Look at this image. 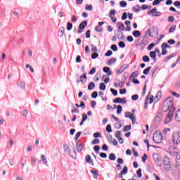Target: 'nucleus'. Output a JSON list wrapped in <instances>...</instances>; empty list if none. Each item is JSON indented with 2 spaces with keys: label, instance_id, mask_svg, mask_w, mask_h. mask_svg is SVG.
Listing matches in <instances>:
<instances>
[{
  "label": "nucleus",
  "instance_id": "nucleus-1",
  "mask_svg": "<svg viewBox=\"0 0 180 180\" xmlns=\"http://www.w3.org/2000/svg\"><path fill=\"white\" fill-rule=\"evenodd\" d=\"M162 108L165 112H174V100L172 98L168 97L162 103Z\"/></svg>",
  "mask_w": 180,
  "mask_h": 180
},
{
  "label": "nucleus",
  "instance_id": "nucleus-2",
  "mask_svg": "<svg viewBox=\"0 0 180 180\" xmlns=\"http://www.w3.org/2000/svg\"><path fill=\"white\" fill-rule=\"evenodd\" d=\"M172 143L174 146H179L180 144V131H176L172 135Z\"/></svg>",
  "mask_w": 180,
  "mask_h": 180
},
{
  "label": "nucleus",
  "instance_id": "nucleus-3",
  "mask_svg": "<svg viewBox=\"0 0 180 180\" xmlns=\"http://www.w3.org/2000/svg\"><path fill=\"white\" fill-rule=\"evenodd\" d=\"M153 139L155 143L160 144V143L162 141V134L158 132H155Z\"/></svg>",
  "mask_w": 180,
  "mask_h": 180
},
{
  "label": "nucleus",
  "instance_id": "nucleus-4",
  "mask_svg": "<svg viewBox=\"0 0 180 180\" xmlns=\"http://www.w3.org/2000/svg\"><path fill=\"white\" fill-rule=\"evenodd\" d=\"M148 33L150 37H157L158 36V28L153 27L148 30Z\"/></svg>",
  "mask_w": 180,
  "mask_h": 180
},
{
  "label": "nucleus",
  "instance_id": "nucleus-5",
  "mask_svg": "<svg viewBox=\"0 0 180 180\" xmlns=\"http://www.w3.org/2000/svg\"><path fill=\"white\" fill-rule=\"evenodd\" d=\"M173 117H174V112H169L165 117V124H168V123H169V122L172 120Z\"/></svg>",
  "mask_w": 180,
  "mask_h": 180
},
{
  "label": "nucleus",
  "instance_id": "nucleus-6",
  "mask_svg": "<svg viewBox=\"0 0 180 180\" xmlns=\"http://www.w3.org/2000/svg\"><path fill=\"white\" fill-rule=\"evenodd\" d=\"M114 103H122V105H124L126 103V98H121L120 97H118L113 100Z\"/></svg>",
  "mask_w": 180,
  "mask_h": 180
},
{
  "label": "nucleus",
  "instance_id": "nucleus-7",
  "mask_svg": "<svg viewBox=\"0 0 180 180\" xmlns=\"http://www.w3.org/2000/svg\"><path fill=\"white\" fill-rule=\"evenodd\" d=\"M124 116L127 119H130L132 122H136V119L134 118V116L131 112H126L124 113Z\"/></svg>",
  "mask_w": 180,
  "mask_h": 180
},
{
  "label": "nucleus",
  "instance_id": "nucleus-8",
  "mask_svg": "<svg viewBox=\"0 0 180 180\" xmlns=\"http://www.w3.org/2000/svg\"><path fill=\"white\" fill-rule=\"evenodd\" d=\"M79 81L80 82L85 84V82H86V74L84 73L80 76L79 80H77V84H79Z\"/></svg>",
  "mask_w": 180,
  "mask_h": 180
},
{
  "label": "nucleus",
  "instance_id": "nucleus-9",
  "mask_svg": "<svg viewBox=\"0 0 180 180\" xmlns=\"http://www.w3.org/2000/svg\"><path fill=\"white\" fill-rule=\"evenodd\" d=\"M65 32V28L64 27H60L59 28L58 36L59 37H63L64 36V33Z\"/></svg>",
  "mask_w": 180,
  "mask_h": 180
},
{
  "label": "nucleus",
  "instance_id": "nucleus-10",
  "mask_svg": "<svg viewBox=\"0 0 180 180\" xmlns=\"http://www.w3.org/2000/svg\"><path fill=\"white\" fill-rule=\"evenodd\" d=\"M139 73L140 72H139L138 70L133 72L130 75L129 79H134L135 78H137V77H139Z\"/></svg>",
  "mask_w": 180,
  "mask_h": 180
},
{
  "label": "nucleus",
  "instance_id": "nucleus-11",
  "mask_svg": "<svg viewBox=\"0 0 180 180\" xmlns=\"http://www.w3.org/2000/svg\"><path fill=\"white\" fill-rule=\"evenodd\" d=\"M150 13H152V16H160L161 15L160 12L157 11V8H153Z\"/></svg>",
  "mask_w": 180,
  "mask_h": 180
},
{
  "label": "nucleus",
  "instance_id": "nucleus-12",
  "mask_svg": "<svg viewBox=\"0 0 180 180\" xmlns=\"http://www.w3.org/2000/svg\"><path fill=\"white\" fill-rule=\"evenodd\" d=\"M84 149V143H77L76 150L79 153H81Z\"/></svg>",
  "mask_w": 180,
  "mask_h": 180
},
{
  "label": "nucleus",
  "instance_id": "nucleus-13",
  "mask_svg": "<svg viewBox=\"0 0 180 180\" xmlns=\"http://www.w3.org/2000/svg\"><path fill=\"white\" fill-rule=\"evenodd\" d=\"M85 160H86V162H87V164H91V165H94V161L91 158V155H86Z\"/></svg>",
  "mask_w": 180,
  "mask_h": 180
},
{
  "label": "nucleus",
  "instance_id": "nucleus-14",
  "mask_svg": "<svg viewBox=\"0 0 180 180\" xmlns=\"http://www.w3.org/2000/svg\"><path fill=\"white\" fill-rule=\"evenodd\" d=\"M103 71L107 74V75H112V71L109 67H104Z\"/></svg>",
  "mask_w": 180,
  "mask_h": 180
},
{
  "label": "nucleus",
  "instance_id": "nucleus-15",
  "mask_svg": "<svg viewBox=\"0 0 180 180\" xmlns=\"http://www.w3.org/2000/svg\"><path fill=\"white\" fill-rule=\"evenodd\" d=\"M117 26L119 30H122V31L124 30V24H123V22H118L117 23Z\"/></svg>",
  "mask_w": 180,
  "mask_h": 180
},
{
  "label": "nucleus",
  "instance_id": "nucleus-16",
  "mask_svg": "<svg viewBox=\"0 0 180 180\" xmlns=\"http://www.w3.org/2000/svg\"><path fill=\"white\" fill-rule=\"evenodd\" d=\"M88 25V22L86 21H83L82 22H81L79 25V29L82 30L84 29L86 26H87Z\"/></svg>",
  "mask_w": 180,
  "mask_h": 180
},
{
  "label": "nucleus",
  "instance_id": "nucleus-17",
  "mask_svg": "<svg viewBox=\"0 0 180 180\" xmlns=\"http://www.w3.org/2000/svg\"><path fill=\"white\" fill-rule=\"evenodd\" d=\"M89 91H92V89H95V83L94 82H91L88 85Z\"/></svg>",
  "mask_w": 180,
  "mask_h": 180
},
{
  "label": "nucleus",
  "instance_id": "nucleus-18",
  "mask_svg": "<svg viewBox=\"0 0 180 180\" xmlns=\"http://www.w3.org/2000/svg\"><path fill=\"white\" fill-rule=\"evenodd\" d=\"M86 119H88V116L86 115V114L85 113L82 114V120L79 124L80 126H82V124H84V122L86 120Z\"/></svg>",
  "mask_w": 180,
  "mask_h": 180
},
{
  "label": "nucleus",
  "instance_id": "nucleus-19",
  "mask_svg": "<svg viewBox=\"0 0 180 180\" xmlns=\"http://www.w3.org/2000/svg\"><path fill=\"white\" fill-rule=\"evenodd\" d=\"M175 120L180 122V109L178 110L175 115Z\"/></svg>",
  "mask_w": 180,
  "mask_h": 180
},
{
  "label": "nucleus",
  "instance_id": "nucleus-20",
  "mask_svg": "<svg viewBox=\"0 0 180 180\" xmlns=\"http://www.w3.org/2000/svg\"><path fill=\"white\" fill-rule=\"evenodd\" d=\"M116 63V58H112L111 59L108 60V65H112V64H115Z\"/></svg>",
  "mask_w": 180,
  "mask_h": 180
},
{
  "label": "nucleus",
  "instance_id": "nucleus-21",
  "mask_svg": "<svg viewBox=\"0 0 180 180\" xmlns=\"http://www.w3.org/2000/svg\"><path fill=\"white\" fill-rule=\"evenodd\" d=\"M149 56L153 60H155V57H157V54H155V51H150L149 53Z\"/></svg>",
  "mask_w": 180,
  "mask_h": 180
},
{
  "label": "nucleus",
  "instance_id": "nucleus-22",
  "mask_svg": "<svg viewBox=\"0 0 180 180\" xmlns=\"http://www.w3.org/2000/svg\"><path fill=\"white\" fill-rule=\"evenodd\" d=\"M41 159L42 160V162H43L45 165H47L48 162H47V158H46V155H42L41 156Z\"/></svg>",
  "mask_w": 180,
  "mask_h": 180
},
{
  "label": "nucleus",
  "instance_id": "nucleus-23",
  "mask_svg": "<svg viewBox=\"0 0 180 180\" xmlns=\"http://www.w3.org/2000/svg\"><path fill=\"white\" fill-rule=\"evenodd\" d=\"M133 35L134 37H139V36H141V32L139 30H136L133 32Z\"/></svg>",
  "mask_w": 180,
  "mask_h": 180
},
{
  "label": "nucleus",
  "instance_id": "nucleus-24",
  "mask_svg": "<svg viewBox=\"0 0 180 180\" xmlns=\"http://www.w3.org/2000/svg\"><path fill=\"white\" fill-rule=\"evenodd\" d=\"M176 29V25H174L169 29V33H174Z\"/></svg>",
  "mask_w": 180,
  "mask_h": 180
},
{
  "label": "nucleus",
  "instance_id": "nucleus-25",
  "mask_svg": "<svg viewBox=\"0 0 180 180\" xmlns=\"http://www.w3.org/2000/svg\"><path fill=\"white\" fill-rule=\"evenodd\" d=\"M99 89L101 91H105L106 89V85L105 83H101L99 85Z\"/></svg>",
  "mask_w": 180,
  "mask_h": 180
},
{
  "label": "nucleus",
  "instance_id": "nucleus-26",
  "mask_svg": "<svg viewBox=\"0 0 180 180\" xmlns=\"http://www.w3.org/2000/svg\"><path fill=\"white\" fill-rule=\"evenodd\" d=\"M129 171V168L127 166L124 167L123 169L121 171V173L123 174L124 175H126Z\"/></svg>",
  "mask_w": 180,
  "mask_h": 180
},
{
  "label": "nucleus",
  "instance_id": "nucleus-27",
  "mask_svg": "<svg viewBox=\"0 0 180 180\" xmlns=\"http://www.w3.org/2000/svg\"><path fill=\"white\" fill-rule=\"evenodd\" d=\"M122 105H117V114L120 115L122 113Z\"/></svg>",
  "mask_w": 180,
  "mask_h": 180
},
{
  "label": "nucleus",
  "instance_id": "nucleus-28",
  "mask_svg": "<svg viewBox=\"0 0 180 180\" xmlns=\"http://www.w3.org/2000/svg\"><path fill=\"white\" fill-rule=\"evenodd\" d=\"M109 159H110L111 161H115V160H116V155H115V153H111V154H110V155H109Z\"/></svg>",
  "mask_w": 180,
  "mask_h": 180
},
{
  "label": "nucleus",
  "instance_id": "nucleus-29",
  "mask_svg": "<svg viewBox=\"0 0 180 180\" xmlns=\"http://www.w3.org/2000/svg\"><path fill=\"white\" fill-rule=\"evenodd\" d=\"M151 70V67L149 66L146 69H145L143 71V73L144 74V75H147L148 74V72H150V70Z\"/></svg>",
  "mask_w": 180,
  "mask_h": 180
},
{
  "label": "nucleus",
  "instance_id": "nucleus-30",
  "mask_svg": "<svg viewBox=\"0 0 180 180\" xmlns=\"http://www.w3.org/2000/svg\"><path fill=\"white\" fill-rule=\"evenodd\" d=\"M142 60L143 63H148L150 61V58L148 57V56H143Z\"/></svg>",
  "mask_w": 180,
  "mask_h": 180
},
{
  "label": "nucleus",
  "instance_id": "nucleus-31",
  "mask_svg": "<svg viewBox=\"0 0 180 180\" xmlns=\"http://www.w3.org/2000/svg\"><path fill=\"white\" fill-rule=\"evenodd\" d=\"M116 14L115 10H111L109 13V18L115 17V15Z\"/></svg>",
  "mask_w": 180,
  "mask_h": 180
},
{
  "label": "nucleus",
  "instance_id": "nucleus-32",
  "mask_svg": "<svg viewBox=\"0 0 180 180\" xmlns=\"http://www.w3.org/2000/svg\"><path fill=\"white\" fill-rule=\"evenodd\" d=\"M172 57H174V54H171L169 55V56L166 57L165 59H164V63H167V61H169V60H171V58H172Z\"/></svg>",
  "mask_w": 180,
  "mask_h": 180
},
{
  "label": "nucleus",
  "instance_id": "nucleus-33",
  "mask_svg": "<svg viewBox=\"0 0 180 180\" xmlns=\"http://www.w3.org/2000/svg\"><path fill=\"white\" fill-rule=\"evenodd\" d=\"M162 49H171V46L168 45L167 43H163L161 45Z\"/></svg>",
  "mask_w": 180,
  "mask_h": 180
},
{
  "label": "nucleus",
  "instance_id": "nucleus-34",
  "mask_svg": "<svg viewBox=\"0 0 180 180\" xmlns=\"http://www.w3.org/2000/svg\"><path fill=\"white\" fill-rule=\"evenodd\" d=\"M120 5L122 6V8H126V6H127V3L124 1H121L120 2Z\"/></svg>",
  "mask_w": 180,
  "mask_h": 180
},
{
  "label": "nucleus",
  "instance_id": "nucleus-35",
  "mask_svg": "<svg viewBox=\"0 0 180 180\" xmlns=\"http://www.w3.org/2000/svg\"><path fill=\"white\" fill-rule=\"evenodd\" d=\"M169 131H171V129L167 128V129H163L162 133H163V134H165V136H167L168 134V133H169Z\"/></svg>",
  "mask_w": 180,
  "mask_h": 180
},
{
  "label": "nucleus",
  "instance_id": "nucleus-36",
  "mask_svg": "<svg viewBox=\"0 0 180 180\" xmlns=\"http://www.w3.org/2000/svg\"><path fill=\"white\" fill-rule=\"evenodd\" d=\"M96 72V68H92L91 70L89 72V74L90 75H92Z\"/></svg>",
  "mask_w": 180,
  "mask_h": 180
},
{
  "label": "nucleus",
  "instance_id": "nucleus-37",
  "mask_svg": "<svg viewBox=\"0 0 180 180\" xmlns=\"http://www.w3.org/2000/svg\"><path fill=\"white\" fill-rule=\"evenodd\" d=\"M105 130L108 133H112V127L110 124L107 125Z\"/></svg>",
  "mask_w": 180,
  "mask_h": 180
},
{
  "label": "nucleus",
  "instance_id": "nucleus-38",
  "mask_svg": "<svg viewBox=\"0 0 180 180\" xmlns=\"http://www.w3.org/2000/svg\"><path fill=\"white\" fill-rule=\"evenodd\" d=\"M97 57H99V54L96 52H94V53L91 54V58H93L94 60L95 58H97Z\"/></svg>",
  "mask_w": 180,
  "mask_h": 180
},
{
  "label": "nucleus",
  "instance_id": "nucleus-39",
  "mask_svg": "<svg viewBox=\"0 0 180 180\" xmlns=\"http://www.w3.org/2000/svg\"><path fill=\"white\" fill-rule=\"evenodd\" d=\"M118 46L122 49H124V47H126V44H124L123 41H120Z\"/></svg>",
  "mask_w": 180,
  "mask_h": 180
},
{
  "label": "nucleus",
  "instance_id": "nucleus-40",
  "mask_svg": "<svg viewBox=\"0 0 180 180\" xmlns=\"http://www.w3.org/2000/svg\"><path fill=\"white\" fill-rule=\"evenodd\" d=\"M72 29V23L68 22L67 24V30H71Z\"/></svg>",
  "mask_w": 180,
  "mask_h": 180
},
{
  "label": "nucleus",
  "instance_id": "nucleus-41",
  "mask_svg": "<svg viewBox=\"0 0 180 180\" xmlns=\"http://www.w3.org/2000/svg\"><path fill=\"white\" fill-rule=\"evenodd\" d=\"M136 174L138 175V178H141V176H143V174H141V169H139Z\"/></svg>",
  "mask_w": 180,
  "mask_h": 180
},
{
  "label": "nucleus",
  "instance_id": "nucleus-42",
  "mask_svg": "<svg viewBox=\"0 0 180 180\" xmlns=\"http://www.w3.org/2000/svg\"><path fill=\"white\" fill-rule=\"evenodd\" d=\"M86 11H92V5H88L86 4L85 6Z\"/></svg>",
  "mask_w": 180,
  "mask_h": 180
},
{
  "label": "nucleus",
  "instance_id": "nucleus-43",
  "mask_svg": "<svg viewBox=\"0 0 180 180\" xmlns=\"http://www.w3.org/2000/svg\"><path fill=\"white\" fill-rule=\"evenodd\" d=\"M102 75L101 73H97L96 75H95V78H96V81H99V79H101V76Z\"/></svg>",
  "mask_w": 180,
  "mask_h": 180
},
{
  "label": "nucleus",
  "instance_id": "nucleus-44",
  "mask_svg": "<svg viewBox=\"0 0 180 180\" xmlns=\"http://www.w3.org/2000/svg\"><path fill=\"white\" fill-rule=\"evenodd\" d=\"M148 158V156H147V154L144 153L142 156V161L143 162H146V160Z\"/></svg>",
  "mask_w": 180,
  "mask_h": 180
},
{
  "label": "nucleus",
  "instance_id": "nucleus-45",
  "mask_svg": "<svg viewBox=\"0 0 180 180\" xmlns=\"http://www.w3.org/2000/svg\"><path fill=\"white\" fill-rule=\"evenodd\" d=\"M113 54V52L112 51L109 50L105 53V57H110Z\"/></svg>",
  "mask_w": 180,
  "mask_h": 180
},
{
  "label": "nucleus",
  "instance_id": "nucleus-46",
  "mask_svg": "<svg viewBox=\"0 0 180 180\" xmlns=\"http://www.w3.org/2000/svg\"><path fill=\"white\" fill-rule=\"evenodd\" d=\"M176 165L179 167H180V155L176 156Z\"/></svg>",
  "mask_w": 180,
  "mask_h": 180
},
{
  "label": "nucleus",
  "instance_id": "nucleus-47",
  "mask_svg": "<svg viewBox=\"0 0 180 180\" xmlns=\"http://www.w3.org/2000/svg\"><path fill=\"white\" fill-rule=\"evenodd\" d=\"M120 134H122V131H117L115 132V137H116V139L120 138Z\"/></svg>",
  "mask_w": 180,
  "mask_h": 180
},
{
  "label": "nucleus",
  "instance_id": "nucleus-48",
  "mask_svg": "<svg viewBox=\"0 0 180 180\" xmlns=\"http://www.w3.org/2000/svg\"><path fill=\"white\" fill-rule=\"evenodd\" d=\"M168 53V51H167V49L162 48V56H165Z\"/></svg>",
  "mask_w": 180,
  "mask_h": 180
},
{
  "label": "nucleus",
  "instance_id": "nucleus-49",
  "mask_svg": "<svg viewBox=\"0 0 180 180\" xmlns=\"http://www.w3.org/2000/svg\"><path fill=\"white\" fill-rule=\"evenodd\" d=\"M110 91L112 92V95H114L115 96L117 95V91L116 89H110Z\"/></svg>",
  "mask_w": 180,
  "mask_h": 180
},
{
  "label": "nucleus",
  "instance_id": "nucleus-50",
  "mask_svg": "<svg viewBox=\"0 0 180 180\" xmlns=\"http://www.w3.org/2000/svg\"><path fill=\"white\" fill-rule=\"evenodd\" d=\"M63 148H64V150L65 153L70 151V148H68V145H67V144H65L63 146Z\"/></svg>",
  "mask_w": 180,
  "mask_h": 180
},
{
  "label": "nucleus",
  "instance_id": "nucleus-51",
  "mask_svg": "<svg viewBox=\"0 0 180 180\" xmlns=\"http://www.w3.org/2000/svg\"><path fill=\"white\" fill-rule=\"evenodd\" d=\"M171 94L173 96H176V98H180V94H176L175 91H171Z\"/></svg>",
  "mask_w": 180,
  "mask_h": 180
},
{
  "label": "nucleus",
  "instance_id": "nucleus-52",
  "mask_svg": "<svg viewBox=\"0 0 180 180\" xmlns=\"http://www.w3.org/2000/svg\"><path fill=\"white\" fill-rule=\"evenodd\" d=\"M131 129V127L130 126H125L123 129V131H129Z\"/></svg>",
  "mask_w": 180,
  "mask_h": 180
},
{
  "label": "nucleus",
  "instance_id": "nucleus-53",
  "mask_svg": "<svg viewBox=\"0 0 180 180\" xmlns=\"http://www.w3.org/2000/svg\"><path fill=\"white\" fill-rule=\"evenodd\" d=\"M154 46H155V43L150 44L148 46V50H152V49L154 47Z\"/></svg>",
  "mask_w": 180,
  "mask_h": 180
},
{
  "label": "nucleus",
  "instance_id": "nucleus-54",
  "mask_svg": "<svg viewBox=\"0 0 180 180\" xmlns=\"http://www.w3.org/2000/svg\"><path fill=\"white\" fill-rule=\"evenodd\" d=\"M102 150H103V151H108V145H106V144H103V146H102Z\"/></svg>",
  "mask_w": 180,
  "mask_h": 180
},
{
  "label": "nucleus",
  "instance_id": "nucleus-55",
  "mask_svg": "<svg viewBox=\"0 0 180 180\" xmlns=\"http://www.w3.org/2000/svg\"><path fill=\"white\" fill-rule=\"evenodd\" d=\"M18 86H20V88H22V89H24L25 88V84L23 83V82H20L18 84Z\"/></svg>",
  "mask_w": 180,
  "mask_h": 180
},
{
  "label": "nucleus",
  "instance_id": "nucleus-56",
  "mask_svg": "<svg viewBox=\"0 0 180 180\" xmlns=\"http://www.w3.org/2000/svg\"><path fill=\"white\" fill-rule=\"evenodd\" d=\"M94 139H98V137H101V133H99V132L94 133Z\"/></svg>",
  "mask_w": 180,
  "mask_h": 180
},
{
  "label": "nucleus",
  "instance_id": "nucleus-57",
  "mask_svg": "<svg viewBox=\"0 0 180 180\" xmlns=\"http://www.w3.org/2000/svg\"><path fill=\"white\" fill-rule=\"evenodd\" d=\"M153 158H154L155 161H159V159H158V154L154 153V154L153 155Z\"/></svg>",
  "mask_w": 180,
  "mask_h": 180
},
{
  "label": "nucleus",
  "instance_id": "nucleus-58",
  "mask_svg": "<svg viewBox=\"0 0 180 180\" xmlns=\"http://www.w3.org/2000/svg\"><path fill=\"white\" fill-rule=\"evenodd\" d=\"M131 99H132V101H137V99H139V95H137V94L133 95L131 96Z\"/></svg>",
  "mask_w": 180,
  "mask_h": 180
},
{
  "label": "nucleus",
  "instance_id": "nucleus-59",
  "mask_svg": "<svg viewBox=\"0 0 180 180\" xmlns=\"http://www.w3.org/2000/svg\"><path fill=\"white\" fill-rule=\"evenodd\" d=\"M91 97L94 98H98V92L97 91L93 92L91 94Z\"/></svg>",
  "mask_w": 180,
  "mask_h": 180
},
{
  "label": "nucleus",
  "instance_id": "nucleus-60",
  "mask_svg": "<svg viewBox=\"0 0 180 180\" xmlns=\"http://www.w3.org/2000/svg\"><path fill=\"white\" fill-rule=\"evenodd\" d=\"M111 50H112L113 51H117V46L115 44L112 45Z\"/></svg>",
  "mask_w": 180,
  "mask_h": 180
},
{
  "label": "nucleus",
  "instance_id": "nucleus-61",
  "mask_svg": "<svg viewBox=\"0 0 180 180\" xmlns=\"http://www.w3.org/2000/svg\"><path fill=\"white\" fill-rule=\"evenodd\" d=\"M167 43H168V44L172 45V44H175L176 41L174 39H169L167 41Z\"/></svg>",
  "mask_w": 180,
  "mask_h": 180
},
{
  "label": "nucleus",
  "instance_id": "nucleus-62",
  "mask_svg": "<svg viewBox=\"0 0 180 180\" xmlns=\"http://www.w3.org/2000/svg\"><path fill=\"white\" fill-rule=\"evenodd\" d=\"M100 157L101 158H106V157H108V155L106 153H100Z\"/></svg>",
  "mask_w": 180,
  "mask_h": 180
},
{
  "label": "nucleus",
  "instance_id": "nucleus-63",
  "mask_svg": "<svg viewBox=\"0 0 180 180\" xmlns=\"http://www.w3.org/2000/svg\"><path fill=\"white\" fill-rule=\"evenodd\" d=\"M127 39L128 40V41H129L130 43H131V41H134V39H133V37L131 36H128L127 37Z\"/></svg>",
  "mask_w": 180,
  "mask_h": 180
},
{
  "label": "nucleus",
  "instance_id": "nucleus-64",
  "mask_svg": "<svg viewBox=\"0 0 180 180\" xmlns=\"http://www.w3.org/2000/svg\"><path fill=\"white\" fill-rule=\"evenodd\" d=\"M126 89H120V94H121V95H124V94H126Z\"/></svg>",
  "mask_w": 180,
  "mask_h": 180
}]
</instances>
